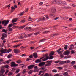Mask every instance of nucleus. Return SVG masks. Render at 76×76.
<instances>
[{
	"label": "nucleus",
	"mask_w": 76,
	"mask_h": 76,
	"mask_svg": "<svg viewBox=\"0 0 76 76\" xmlns=\"http://www.w3.org/2000/svg\"><path fill=\"white\" fill-rule=\"evenodd\" d=\"M9 22V20H7V21L6 20H4V21H3L2 22V25H4L5 26H6L7 24H8V23Z\"/></svg>",
	"instance_id": "1"
},
{
	"label": "nucleus",
	"mask_w": 76,
	"mask_h": 76,
	"mask_svg": "<svg viewBox=\"0 0 76 76\" xmlns=\"http://www.w3.org/2000/svg\"><path fill=\"white\" fill-rule=\"evenodd\" d=\"M10 64H11V66L12 67H17L18 66V64H15L16 63L15 62H12L10 63Z\"/></svg>",
	"instance_id": "2"
},
{
	"label": "nucleus",
	"mask_w": 76,
	"mask_h": 76,
	"mask_svg": "<svg viewBox=\"0 0 76 76\" xmlns=\"http://www.w3.org/2000/svg\"><path fill=\"white\" fill-rule=\"evenodd\" d=\"M5 72V70L2 69L0 71V76H5V75H3L4 73Z\"/></svg>",
	"instance_id": "3"
},
{
	"label": "nucleus",
	"mask_w": 76,
	"mask_h": 76,
	"mask_svg": "<svg viewBox=\"0 0 76 76\" xmlns=\"http://www.w3.org/2000/svg\"><path fill=\"white\" fill-rule=\"evenodd\" d=\"M47 64H45V66H50L51 65V63H52V61H48L46 62Z\"/></svg>",
	"instance_id": "4"
},
{
	"label": "nucleus",
	"mask_w": 76,
	"mask_h": 76,
	"mask_svg": "<svg viewBox=\"0 0 76 76\" xmlns=\"http://www.w3.org/2000/svg\"><path fill=\"white\" fill-rule=\"evenodd\" d=\"M14 53H15V54H19L20 53V51L19 50L17 49H15L14 50Z\"/></svg>",
	"instance_id": "5"
},
{
	"label": "nucleus",
	"mask_w": 76,
	"mask_h": 76,
	"mask_svg": "<svg viewBox=\"0 0 76 76\" xmlns=\"http://www.w3.org/2000/svg\"><path fill=\"white\" fill-rule=\"evenodd\" d=\"M45 20V18L44 17L42 18H39L37 20V22H39V21H44Z\"/></svg>",
	"instance_id": "6"
},
{
	"label": "nucleus",
	"mask_w": 76,
	"mask_h": 76,
	"mask_svg": "<svg viewBox=\"0 0 76 76\" xmlns=\"http://www.w3.org/2000/svg\"><path fill=\"white\" fill-rule=\"evenodd\" d=\"M35 66V65H30L28 66V70H31V69H33L34 66Z\"/></svg>",
	"instance_id": "7"
},
{
	"label": "nucleus",
	"mask_w": 76,
	"mask_h": 76,
	"mask_svg": "<svg viewBox=\"0 0 76 76\" xmlns=\"http://www.w3.org/2000/svg\"><path fill=\"white\" fill-rule=\"evenodd\" d=\"M61 4L64 7H65V6H66L67 4L66 2L64 1H61Z\"/></svg>",
	"instance_id": "8"
},
{
	"label": "nucleus",
	"mask_w": 76,
	"mask_h": 76,
	"mask_svg": "<svg viewBox=\"0 0 76 76\" xmlns=\"http://www.w3.org/2000/svg\"><path fill=\"white\" fill-rule=\"evenodd\" d=\"M7 51V49H3L2 50H0V52L2 54H3L4 53H7V52H6Z\"/></svg>",
	"instance_id": "9"
},
{
	"label": "nucleus",
	"mask_w": 76,
	"mask_h": 76,
	"mask_svg": "<svg viewBox=\"0 0 76 76\" xmlns=\"http://www.w3.org/2000/svg\"><path fill=\"white\" fill-rule=\"evenodd\" d=\"M45 64V62L41 63L39 64V67H41L42 66H44V65Z\"/></svg>",
	"instance_id": "10"
},
{
	"label": "nucleus",
	"mask_w": 76,
	"mask_h": 76,
	"mask_svg": "<svg viewBox=\"0 0 76 76\" xmlns=\"http://www.w3.org/2000/svg\"><path fill=\"white\" fill-rule=\"evenodd\" d=\"M33 55V57H34V58H37V57H38V54H37V53H34Z\"/></svg>",
	"instance_id": "11"
},
{
	"label": "nucleus",
	"mask_w": 76,
	"mask_h": 76,
	"mask_svg": "<svg viewBox=\"0 0 76 76\" xmlns=\"http://www.w3.org/2000/svg\"><path fill=\"white\" fill-rule=\"evenodd\" d=\"M60 62H61L59 63V64H60L61 65L64 64V63H66V61H60Z\"/></svg>",
	"instance_id": "12"
},
{
	"label": "nucleus",
	"mask_w": 76,
	"mask_h": 76,
	"mask_svg": "<svg viewBox=\"0 0 76 76\" xmlns=\"http://www.w3.org/2000/svg\"><path fill=\"white\" fill-rule=\"evenodd\" d=\"M40 62H41V59H37L35 61V63H40Z\"/></svg>",
	"instance_id": "13"
},
{
	"label": "nucleus",
	"mask_w": 76,
	"mask_h": 76,
	"mask_svg": "<svg viewBox=\"0 0 76 76\" xmlns=\"http://www.w3.org/2000/svg\"><path fill=\"white\" fill-rule=\"evenodd\" d=\"M26 26H25V25H24L21 26L19 27L18 28L19 29H23V28H25V27Z\"/></svg>",
	"instance_id": "14"
},
{
	"label": "nucleus",
	"mask_w": 76,
	"mask_h": 76,
	"mask_svg": "<svg viewBox=\"0 0 76 76\" xmlns=\"http://www.w3.org/2000/svg\"><path fill=\"white\" fill-rule=\"evenodd\" d=\"M54 53H54V51H52L50 52V53L49 56H53V55H54Z\"/></svg>",
	"instance_id": "15"
},
{
	"label": "nucleus",
	"mask_w": 76,
	"mask_h": 76,
	"mask_svg": "<svg viewBox=\"0 0 76 76\" xmlns=\"http://www.w3.org/2000/svg\"><path fill=\"white\" fill-rule=\"evenodd\" d=\"M18 20V18H15L13 19L12 21V23H14V22H17V20Z\"/></svg>",
	"instance_id": "16"
},
{
	"label": "nucleus",
	"mask_w": 76,
	"mask_h": 76,
	"mask_svg": "<svg viewBox=\"0 0 76 76\" xmlns=\"http://www.w3.org/2000/svg\"><path fill=\"white\" fill-rule=\"evenodd\" d=\"M12 61L11 60H8L7 61H5V62L4 63L5 64H6V63H7L8 64H9V63H10V61Z\"/></svg>",
	"instance_id": "17"
},
{
	"label": "nucleus",
	"mask_w": 76,
	"mask_h": 76,
	"mask_svg": "<svg viewBox=\"0 0 76 76\" xmlns=\"http://www.w3.org/2000/svg\"><path fill=\"white\" fill-rule=\"evenodd\" d=\"M48 59H49V56H48L43 59V61H46Z\"/></svg>",
	"instance_id": "18"
},
{
	"label": "nucleus",
	"mask_w": 76,
	"mask_h": 76,
	"mask_svg": "<svg viewBox=\"0 0 76 76\" xmlns=\"http://www.w3.org/2000/svg\"><path fill=\"white\" fill-rule=\"evenodd\" d=\"M14 10H15V8L13 6L11 7V12H13L14 11Z\"/></svg>",
	"instance_id": "19"
},
{
	"label": "nucleus",
	"mask_w": 76,
	"mask_h": 76,
	"mask_svg": "<svg viewBox=\"0 0 76 76\" xmlns=\"http://www.w3.org/2000/svg\"><path fill=\"white\" fill-rule=\"evenodd\" d=\"M2 37H4V38H7V35L5 33H3L2 34Z\"/></svg>",
	"instance_id": "20"
},
{
	"label": "nucleus",
	"mask_w": 76,
	"mask_h": 76,
	"mask_svg": "<svg viewBox=\"0 0 76 76\" xmlns=\"http://www.w3.org/2000/svg\"><path fill=\"white\" fill-rule=\"evenodd\" d=\"M13 56L12 54H9L8 56L7 57L8 58H11V57Z\"/></svg>",
	"instance_id": "21"
},
{
	"label": "nucleus",
	"mask_w": 76,
	"mask_h": 76,
	"mask_svg": "<svg viewBox=\"0 0 76 76\" xmlns=\"http://www.w3.org/2000/svg\"><path fill=\"white\" fill-rule=\"evenodd\" d=\"M12 51V49H10L7 50V53H8L11 52Z\"/></svg>",
	"instance_id": "22"
},
{
	"label": "nucleus",
	"mask_w": 76,
	"mask_h": 76,
	"mask_svg": "<svg viewBox=\"0 0 76 76\" xmlns=\"http://www.w3.org/2000/svg\"><path fill=\"white\" fill-rule=\"evenodd\" d=\"M19 39H22L24 37L22 35H21L20 37H19Z\"/></svg>",
	"instance_id": "23"
},
{
	"label": "nucleus",
	"mask_w": 76,
	"mask_h": 76,
	"mask_svg": "<svg viewBox=\"0 0 76 76\" xmlns=\"http://www.w3.org/2000/svg\"><path fill=\"white\" fill-rule=\"evenodd\" d=\"M50 57H49V60H51L52 59H53L54 58V57L53 56H50Z\"/></svg>",
	"instance_id": "24"
},
{
	"label": "nucleus",
	"mask_w": 76,
	"mask_h": 76,
	"mask_svg": "<svg viewBox=\"0 0 76 76\" xmlns=\"http://www.w3.org/2000/svg\"><path fill=\"white\" fill-rule=\"evenodd\" d=\"M52 72H53V73H57V70L56 69H53L52 70Z\"/></svg>",
	"instance_id": "25"
},
{
	"label": "nucleus",
	"mask_w": 76,
	"mask_h": 76,
	"mask_svg": "<svg viewBox=\"0 0 76 76\" xmlns=\"http://www.w3.org/2000/svg\"><path fill=\"white\" fill-rule=\"evenodd\" d=\"M18 47H19V44H17L16 45H15L14 46H13V47L14 48H17Z\"/></svg>",
	"instance_id": "26"
},
{
	"label": "nucleus",
	"mask_w": 76,
	"mask_h": 76,
	"mask_svg": "<svg viewBox=\"0 0 76 76\" xmlns=\"http://www.w3.org/2000/svg\"><path fill=\"white\" fill-rule=\"evenodd\" d=\"M61 1H56V4H61Z\"/></svg>",
	"instance_id": "27"
},
{
	"label": "nucleus",
	"mask_w": 76,
	"mask_h": 76,
	"mask_svg": "<svg viewBox=\"0 0 76 76\" xmlns=\"http://www.w3.org/2000/svg\"><path fill=\"white\" fill-rule=\"evenodd\" d=\"M21 62H22V61H21L20 60H19L17 61L16 63L19 64V63H20Z\"/></svg>",
	"instance_id": "28"
},
{
	"label": "nucleus",
	"mask_w": 76,
	"mask_h": 76,
	"mask_svg": "<svg viewBox=\"0 0 76 76\" xmlns=\"http://www.w3.org/2000/svg\"><path fill=\"white\" fill-rule=\"evenodd\" d=\"M9 32H12L13 31V29L12 28H9L8 29Z\"/></svg>",
	"instance_id": "29"
},
{
	"label": "nucleus",
	"mask_w": 76,
	"mask_h": 76,
	"mask_svg": "<svg viewBox=\"0 0 76 76\" xmlns=\"http://www.w3.org/2000/svg\"><path fill=\"white\" fill-rule=\"evenodd\" d=\"M40 33H41V32H40V31H39V32H36L34 33V35H38V34H39Z\"/></svg>",
	"instance_id": "30"
},
{
	"label": "nucleus",
	"mask_w": 76,
	"mask_h": 76,
	"mask_svg": "<svg viewBox=\"0 0 76 76\" xmlns=\"http://www.w3.org/2000/svg\"><path fill=\"white\" fill-rule=\"evenodd\" d=\"M12 74H13V73L12 72H10L8 73V76H11L12 75Z\"/></svg>",
	"instance_id": "31"
},
{
	"label": "nucleus",
	"mask_w": 76,
	"mask_h": 76,
	"mask_svg": "<svg viewBox=\"0 0 76 76\" xmlns=\"http://www.w3.org/2000/svg\"><path fill=\"white\" fill-rule=\"evenodd\" d=\"M63 54L65 56H66V55H67V50L64 51V53H63Z\"/></svg>",
	"instance_id": "32"
},
{
	"label": "nucleus",
	"mask_w": 76,
	"mask_h": 76,
	"mask_svg": "<svg viewBox=\"0 0 76 76\" xmlns=\"http://www.w3.org/2000/svg\"><path fill=\"white\" fill-rule=\"evenodd\" d=\"M9 67V65H5L3 67V68H4V67H5V68H8Z\"/></svg>",
	"instance_id": "33"
},
{
	"label": "nucleus",
	"mask_w": 76,
	"mask_h": 76,
	"mask_svg": "<svg viewBox=\"0 0 76 76\" xmlns=\"http://www.w3.org/2000/svg\"><path fill=\"white\" fill-rule=\"evenodd\" d=\"M51 12L52 13H54L56 12V9H52L51 10Z\"/></svg>",
	"instance_id": "34"
},
{
	"label": "nucleus",
	"mask_w": 76,
	"mask_h": 76,
	"mask_svg": "<svg viewBox=\"0 0 76 76\" xmlns=\"http://www.w3.org/2000/svg\"><path fill=\"white\" fill-rule=\"evenodd\" d=\"M60 57L61 58H63L64 57V55H63V54L61 53L60 54Z\"/></svg>",
	"instance_id": "35"
},
{
	"label": "nucleus",
	"mask_w": 76,
	"mask_h": 76,
	"mask_svg": "<svg viewBox=\"0 0 76 76\" xmlns=\"http://www.w3.org/2000/svg\"><path fill=\"white\" fill-rule=\"evenodd\" d=\"M57 69L59 70H62V69H63V68H62V67H57Z\"/></svg>",
	"instance_id": "36"
},
{
	"label": "nucleus",
	"mask_w": 76,
	"mask_h": 76,
	"mask_svg": "<svg viewBox=\"0 0 76 76\" xmlns=\"http://www.w3.org/2000/svg\"><path fill=\"white\" fill-rule=\"evenodd\" d=\"M32 70H30L29 72L28 73L29 75H31V74H32Z\"/></svg>",
	"instance_id": "37"
},
{
	"label": "nucleus",
	"mask_w": 76,
	"mask_h": 76,
	"mask_svg": "<svg viewBox=\"0 0 76 76\" xmlns=\"http://www.w3.org/2000/svg\"><path fill=\"white\" fill-rule=\"evenodd\" d=\"M75 63H76V61H73L71 62V64H75Z\"/></svg>",
	"instance_id": "38"
},
{
	"label": "nucleus",
	"mask_w": 76,
	"mask_h": 76,
	"mask_svg": "<svg viewBox=\"0 0 76 76\" xmlns=\"http://www.w3.org/2000/svg\"><path fill=\"white\" fill-rule=\"evenodd\" d=\"M48 32H50V31H46L43 32V34H47V33H48Z\"/></svg>",
	"instance_id": "39"
},
{
	"label": "nucleus",
	"mask_w": 76,
	"mask_h": 76,
	"mask_svg": "<svg viewBox=\"0 0 76 76\" xmlns=\"http://www.w3.org/2000/svg\"><path fill=\"white\" fill-rule=\"evenodd\" d=\"M2 31L3 32H5V33H7V31H6V30H5L4 29L3 30H2Z\"/></svg>",
	"instance_id": "40"
},
{
	"label": "nucleus",
	"mask_w": 76,
	"mask_h": 76,
	"mask_svg": "<svg viewBox=\"0 0 76 76\" xmlns=\"http://www.w3.org/2000/svg\"><path fill=\"white\" fill-rule=\"evenodd\" d=\"M64 51V50H63V51H56V52H57L58 53H63Z\"/></svg>",
	"instance_id": "41"
},
{
	"label": "nucleus",
	"mask_w": 76,
	"mask_h": 76,
	"mask_svg": "<svg viewBox=\"0 0 76 76\" xmlns=\"http://www.w3.org/2000/svg\"><path fill=\"white\" fill-rule=\"evenodd\" d=\"M74 53H75V51L73 50H72L71 53V54H73Z\"/></svg>",
	"instance_id": "42"
},
{
	"label": "nucleus",
	"mask_w": 76,
	"mask_h": 76,
	"mask_svg": "<svg viewBox=\"0 0 76 76\" xmlns=\"http://www.w3.org/2000/svg\"><path fill=\"white\" fill-rule=\"evenodd\" d=\"M20 71V70L19 69H17L16 71V73H18L19 72V71Z\"/></svg>",
	"instance_id": "43"
},
{
	"label": "nucleus",
	"mask_w": 76,
	"mask_h": 76,
	"mask_svg": "<svg viewBox=\"0 0 76 76\" xmlns=\"http://www.w3.org/2000/svg\"><path fill=\"white\" fill-rule=\"evenodd\" d=\"M63 75L64 76H67V72H65L64 74H63Z\"/></svg>",
	"instance_id": "44"
},
{
	"label": "nucleus",
	"mask_w": 76,
	"mask_h": 76,
	"mask_svg": "<svg viewBox=\"0 0 76 76\" xmlns=\"http://www.w3.org/2000/svg\"><path fill=\"white\" fill-rule=\"evenodd\" d=\"M70 54V52L68 50H67V56L69 55Z\"/></svg>",
	"instance_id": "45"
},
{
	"label": "nucleus",
	"mask_w": 76,
	"mask_h": 76,
	"mask_svg": "<svg viewBox=\"0 0 76 76\" xmlns=\"http://www.w3.org/2000/svg\"><path fill=\"white\" fill-rule=\"evenodd\" d=\"M45 39H43L40 40V42H44V41H45Z\"/></svg>",
	"instance_id": "46"
},
{
	"label": "nucleus",
	"mask_w": 76,
	"mask_h": 76,
	"mask_svg": "<svg viewBox=\"0 0 76 76\" xmlns=\"http://www.w3.org/2000/svg\"><path fill=\"white\" fill-rule=\"evenodd\" d=\"M44 76H49V74H48V73H46L45 74Z\"/></svg>",
	"instance_id": "47"
},
{
	"label": "nucleus",
	"mask_w": 76,
	"mask_h": 76,
	"mask_svg": "<svg viewBox=\"0 0 76 76\" xmlns=\"http://www.w3.org/2000/svg\"><path fill=\"white\" fill-rule=\"evenodd\" d=\"M12 24H10L8 26V27H9V28H12Z\"/></svg>",
	"instance_id": "48"
},
{
	"label": "nucleus",
	"mask_w": 76,
	"mask_h": 76,
	"mask_svg": "<svg viewBox=\"0 0 76 76\" xmlns=\"http://www.w3.org/2000/svg\"><path fill=\"white\" fill-rule=\"evenodd\" d=\"M59 62H60V61H55V63H59Z\"/></svg>",
	"instance_id": "49"
},
{
	"label": "nucleus",
	"mask_w": 76,
	"mask_h": 76,
	"mask_svg": "<svg viewBox=\"0 0 76 76\" xmlns=\"http://www.w3.org/2000/svg\"><path fill=\"white\" fill-rule=\"evenodd\" d=\"M57 1L55 0L53 1V3H55V4H56L57 3Z\"/></svg>",
	"instance_id": "50"
},
{
	"label": "nucleus",
	"mask_w": 76,
	"mask_h": 76,
	"mask_svg": "<svg viewBox=\"0 0 76 76\" xmlns=\"http://www.w3.org/2000/svg\"><path fill=\"white\" fill-rule=\"evenodd\" d=\"M29 57L30 58H33V56L32 55H30L29 56Z\"/></svg>",
	"instance_id": "51"
},
{
	"label": "nucleus",
	"mask_w": 76,
	"mask_h": 76,
	"mask_svg": "<svg viewBox=\"0 0 76 76\" xmlns=\"http://www.w3.org/2000/svg\"><path fill=\"white\" fill-rule=\"evenodd\" d=\"M8 72H9V70H7L5 73V75H6V74H7V73Z\"/></svg>",
	"instance_id": "52"
},
{
	"label": "nucleus",
	"mask_w": 76,
	"mask_h": 76,
	"mask_svg": "<svg viewBox=\"0 0 76 76\" xmlns=\"http://www.w3.org/2000/svg\"><path fill=\"white\" fill-rule=\"evenodd\" d=\"M71 57V56L70 55H67V58H70Z\"/></svg>",
	"instance_id": "53"
},
{
	"label": "nucleus",
	"mask_w": 76,
	"mask_h": 76,
	"mask_svg": "<svg viewBox=\"0 0 76 76\" xmlns=\"http://www.w3.org/2000/svg\"><path fill=\"white\" fill-rule=\"evenodd\" d=\"M4 61L2 59H0V63L1 62H3Z\"/></svg>",
	"instance_id": "54"
},
{
	"label": "nucleus",
	"mask_w": 76,
	"mask_h": 76,
	"mask_svg": "<svg viewBox=\"0 0 76 76\" xmlns=\"http://www.w3.org/2000/svg\"><path fill=\"white\" fill-rule=\"evenodd\" d=\"M23 14V12H22L19 14V16H22Z\"/></svg>",
	"instance_id": "55"
},
{
	"label": "nucleus",
	"mask_w": 76,
	"mask_h": 76,
	"mask_svg": "<svg viewBox=\"0 0 76 76\" xmlns=\"http://www.w3.org/2000/svg\"><path fill=\"white\" fill-rule=\"evenodd\" d=\"M64 49L65 50H67V45H64Z\"/></svg>",
	"instance_id": "56"
},
{
	"label": "nucleus",
	"mask_w": 76,
	"mask_h": 76,
	"mask_svg": "<svg viewBox=\"0 0 76 76\" xmlns=\"http://www.w3.org/2000/svg\"><path fill=\"white\" fill-rule=\"evenodd\" d=\"M44 57H46L49 56H48V54L47 53H46L45 54V55H44Z\"/></svg>",
	"instance_id": "57"
},
{
	"label": "nucleus",
	"mask_w": 76,
	"mask_h": 76,
	"mask_svg": "<svg viewBox=\"0 0 76 76\" xmlns=\"http://www.w3.org/2000/svg\"><path fill=\"white\" fill-rule=\"evenodd\" d=\"M41 73H42V71H40L39 74H38V75H41Z\"/></svg>",
	"instance_id": "58"
},
{
	"label": "nucleus",
	"mask_w": 76,
	"mask_h": 76,
	"mask_svg": "<svg viewBox=\"0 0 76 76\" xmlns=\"http://www.w3.org/2000/svg\"><path fill=\"white\" fill-rule=\"evenodd\" d=\"M22 57H25V56H26V55L25 54H22V55H21Z\"/></svg>",
	"instance_id": "59"
},
{
	"label": "nucleus",
	"mask_w": 76,
	"mask_h": 76,
	"mask_svg": "<svg viewBox=\"0 0 76 76\" xmlns=\"http://www.w3.org/2000/svg\"><path fill=\"white\" fill-rule=\"evenodd\" d=\"M59 76V74H56L54 75V76Z\"/></svg>",
	"instance_id": "60"
},
{
	"label": "nucleus",
	"mask_w": 76,
	"mask_h": 76,
	"mask_svg": "<svg viewBox=\"0 0 76 76\" xmlns=\"http://www.w3.org/2000/svg\"><path fill=\"white\" fill-rule=\"evenodd\" d=\"M59 18V17H56L54 19V20H57V19H58Z\"/></svg>",
	"instance_id": "61"
},
{
	"label": "nucleus",
	"mask_w": 76,
	"mask_h": 76,
	"mask_svg": "<svg viewBox=\"0 0 76 76\" xmlns=\"http://www.w3.org/2000/svg\"><path fill=\"white\" fill-rule=\"evenodd\" d=\"M39 5H42V4H43V2H40L39 3Z\"/></svg>",
	"instance_id": "62"
},
{
	"label": "nucleus",
	"mask_w": 76,
	"mask_h": 76,
	"mask_svg": "<svg viewBox=\"0 0 76 76\" xmlns=\"http://www.w3.org/2000/svg\"><path fill=\"white\" fill-rule=\"evenodd\" d=\"M73 67L75 69H76V65H75L73 66Z\"/></svg>",
	"instance_id": "63"
},
{
	"label": "nucleus",
	"mask_w": 76,
	"mask_h": 76,
	"mask_svg": "<svg viewBox=\"0 0 76 76\" xmlns=\"http://www.w3.org/2000/svg\"><path fill=\"white\" fill-rule=\"evenodd\" d=\"M20 73H18V74H17L16 76H20Z\"/></svg>",
	"instance_id": "64"
}]
</instances>
